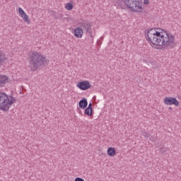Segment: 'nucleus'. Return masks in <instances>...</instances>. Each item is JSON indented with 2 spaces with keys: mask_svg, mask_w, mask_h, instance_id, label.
<instances>
[{
  "mask_svg": "<svg viewBox=\"0 0 181 181\" xmlns=\"http://www.w3.org/2000/svg\"><path fill=\"white\" fill-rule=\"evenodd\" d=\"M142 135L144 138H149V134L146 132H143Z\"/></svg>",
  "mask_w": 181,
  "mask_h": 181,
  "instance_id": "18",
  "label": "nucleus"
},
{
  "mask_svg": "<svg viewBox=\"0 0 181 181\" xmlns=\"http://www.w3.org/2000/svg\"><path fill=\"white\" fill-rule=\"evenodd\" d=\"M74 35L75 37H77L78 39H81V37H83V35H84V31L82 30L81 28L77 27L74 30Z\"/></svg>",
  "mask_w": 181,
  "mask_h": 181,
  "instance_id": "8",
  "label": "nucleus"
},
{
  "mask_svg": "<svg viewBox=\"0 0 181 181\" xmlns=\"http://www.w3.org/2000/svg\"><path fill=\"white\" fill-rule=\"evenodd\" d=\"M65 8L66 9H67V11H71V9H73V5L71 4V3H68L65 6Z\"/></svg>",
  "mask_w": 181,
  "mask_h": 181,
  "instance_id": "16",
  "label": "nucleus"
},
{
  "mask_svg": "<svg viewBox=\"0 0 181 181\" xmlns=\"http://www.w3.org/2000/svg\"><path fill=\"white\" fill-rule=\"evenodd\" d=\"M84 114L86 115H88V117H90V115H91L93 114V109H90V108H86L85 110Z\"/></svg>",
  "mask_w": 181,
  "mask_h": 181,
  "instance_id": "15",
  "label": "nucleus"
},
{
  "mask_svg": "<svg viewBox=\"0 0 181 181\" xmlns=\"http://www.w3.org/2000/svg\"><path fill=\"white\" fill-rule=\"evenodd\" d=\"M75 181H84V179L80 178V177H76V178L75 179Z\"/></svg>",
  "mask_w": 181,
  "mask_h": 181,
  "instance_id": "19",
  "label": "nucleus"
},
{
  "mask_svg": "<svg viewBox=\"0 0 181 181\" xmlns=\"http://www.w3.org/2000/svg\"><path fill=\"white\" fill-rule=\"evenodd\" d=\"M150 141H152V139H150Z\"/></svg>",
  "mask_w": 181,
  "mask_h": 181,
  "instance_id": "23",
  "label": "nucleus"
},
{
  "mask_svg": "<svg viewBox=\"0 0 181 181\" xmlns=\"http://www.w3.org/2000/svg\"><path fill=\"white\" fill-rule=\"evenodd\" d=\"M6 62H8V57L4 52L0 50V67L4 66Z\"/></svg>",
  "mask_w": 181,
  "mask_h": 181,
  "instance_id": "9",
  "label": "nucleus"
},
{
  "mask_svg": "<svg viewBox=\"0 0 181 181\" xmlns=\"http://www.w3.org/2000/svg\"><path fill=\"white\" fill-rule=\"evenodd\" d=\"M16 103L13 96H9L5 93H0V110L1 111H9L12 105Z\"/></svg>",
  "mask_w": 181,
  "mask_h": 181,
  "instance_id": "3",
  "label": "nucleus"
},
{
  "mask_svg": "<svg viewBox=\"0 0 181 181\" xmlns=\"http://www.w3.org/2000/svg\"><path fill=\"white\" fill-rule=\"evenodd\" d=\"M9 78L5 75H0V88L4 87L8 83Z\"/></svg>",
  "mask_w": 181,
  "mask_h": 181,
  "instance_id": "10",
  "label": "nucleus"
},
{
  "mask_svg": "<svg viewBox=\"0 0 181 181\" xmlns=\"http://www.w3.org/2000/svg\"><path fill=\"white\" fill-rule=\"evenodd\" d=\"M47 62L46 57L41 55L40 53L35 51L32 52L29 56V63L32 71H35L36 69H39L40 66H43Z\"/></svg>",
  "mask_w": 181,
  "mask_h": 181,
  "instance_id": "2",
  "label": "nucleus"
},
{
  "mask_svg": "<svg viewBox=\"0 0 181 181\" xmlns=\"http://www.w3.org/2000/svg\"><path fill=\"white\" fill-rule=\"evenodd\" d=\"M164 104L165 105H175V107H179V101L173 97H165L164 98Z\"/></svg>",
  "mask_w": 181,
  "mask_h": 181,
  "instance_id": "5",
  "label": "nucleus"
},
{
  "mask_svg": "<svg viewBox=\"0 0 181 181\" xmlns=\"http://www.w3.org/2000/svg\"><path fill=\"white\" fill-rule=\"evenodd\" d=\"M169 110H172V107H168Z\"/></svg>",
  "mask_w": 181,
  "mask_h": 181,
  "instance_id": "22",
  "label": "nucleus"
},
{
  "mask_svg": "<svg viewBox=\"0 0 181 181\" xmlns=\"http://www.w3.org/2000/svg\"><path fill=\"white\" fill-rule=\"evenodd\" d=\"M18 13L21 15L23 21H24V22H25L26 23H28L29 25V23H30V20H29V16H28V14H26L25 11H23V9L22 8L19 7Z\"/></svg>",
  "mask_w": 181,
  "mask_h": 181,
  "instance_id": "7",
  "label": "nucleus"
},
{
  "mask_svg": "<svg viewBox=\"0 0 181 181\" xmlns=\"http://www.w3.org/2000/svg\"><path fill=\"white\" fill-rule=\"evenodd\" d=\"M146 39L150 46H160L173 49L175 46V35L160 28H151L147 31Z\"/></svg>",
  "mask_w": 181,
  "mask_h": 181,
  "instance_id": "1",
  "label": "nucleus"
},
{
  "mask_svg": "<svg viewBox=\"0 0 181 181\" xmlns=\"http://www.w3.org/2000/svg\"><path fill=\"white\" fill-rule=\"evenodd\" d=\"M86 32H87V33H89L90 37H94V36H95V31L93 32L91 30V28H90V30H88V31H86Z\"/></svg>",
  "mask_w": 181,
  "mask_h": 181,
  "instance_id": "17",
  "label": "nucleus"
},
{
  "mask_svg": "<svg viewBox=\"0 0 181 181\" xmlns=\"http://www.w3.org/2000/svg\"><path fill=\"white\" fill-rule=\"evenodd\" d=\"M76 87L83 91H86V90H88V88H91V84L88 81H83L81 82H78L76 84Z\"/></svg>",
  "mask_w": 181,
  "mask_h": 181,
  "instance_id": "6",
  "label": "nucleus"
},
{
  "mask_svg": "<svg viewBox=\"0 0 181 181\" xmlns=\"http://www.w3.org/2000/svg\"><path fill=\"white\" fill-rule=\"evenodd\" d=\"M127 8L131 12H142V1L141 0H126Z\"/></svg>",
  "mask_w": 181,
  "mask_h": 181,
  "instance_id": "4",
  "label": "nucleus"
},
{
  "mask_svg": "<svg viewBox=\"0 0 181 181\" xmlns=\"http://www.w3.org/2000/svg\"><path fill=\"white\" fill-rule=\"evenodd\" d=\"M79 108H81L82 110H84V108H87V106L88 105V103L87 102V99L83 98L79 101Z\"/></svg>",
  "mask_w": 181,
  "mask_h": 181,
  "instance_id": "11",
  "label": "nucleus"
},
{
  "mask_svg": "<svg viewBox=\"0 0 181 181\" xmlns=\"http://www.w3.org/2000/svg\"><path fill=\"white\" fill-rule=\"evenodd\" d=\"M117 4L122 9H124L127 6V0H118Z\"/></svg>",
  "mask_w": 181,
  "mask_h": 181,
  "instance_id": "14",
  "label": "nucleus"
},
{
  "mask_svg": "<svg viewBox=\"0 0 181 181\" xmlns=\"http://www.w3.org/2000/svg\"><path fill=\"white\" fill-rule=\"evenodd\" d=\"M148 0H144V4H145V5H147V4H148Z\"/></svg>",
  "mask_w": 181,
  "mask_h": 181,
  "instance_id": "21",
  "label": "nucleus"
},
{
  "mask_svg": "<svg viewBox=\"0 0 181 181\" xmlns=\"http://www.w3.org/2000/svg\"><path fill=\"white\" fill-rule=\"evenodd\" d=\"M81 28H83L85 30L88 31L90 29H91V24L87 21H83L81 23Z\"/></svg>",
  "mask_w": 181,
  "mask_h": 181,
  "instance_id": "12",
  "label": "nucleus"
},
{
  "mask_svg": "<svg viewBox=\"0 0 181 181\" xmlns=\"http://www.w3.org/2000/svg\"><path fill=\"white\" fill-rule=\"evenodd\" d=\"M92 105H93V104L89 103V104H88V107H87V108L93 109Z\"/></svg>",
  "mask_w": 181,
  "mask_h": 181,
  "instance_id": "20",
  "label": "nucleus"
},
{
  "mask_svg": "<svg viewBox=\"0 0 181 181\" xmlns=\"http://www.w3.org/2000/svg\"><path fill=\"white\" fill-rule=\"evenodd\" d=\"M116 153H117V151H115V148L112 147H110L107 148L108 156H115Z\"/></svg>",
  "mask_w": 181,
  "mask_h": 181,
  "instance_id": "13",
  "label": "nucleus"
}]
</instances>
